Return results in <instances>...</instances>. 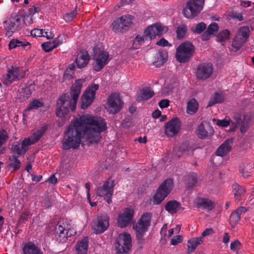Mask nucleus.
<instances>
[{
    "instance_id": "1",
    "label": "nucleus",
    "mask_w": 254,
    "mask_h": 254,
    "mask_svg": "<svg viewBox=\"0 0 254 254\" xmlns=\"http://www.w3.org/2000/svg\"><path fill=\"white\" fill-rule=\"evenodd\" d=\"M106 128V123L102 118L83 115L72 120L67 127L63 140V148H77L81 138L86 139L89 143H96L101 138V133Z\"/></svg>"
},
{
    "instance_id": "58",
    "label": "nucleus",
    "mask_w": 254,
    "mask_h": 254,
    "mask_svg": "<svg viewBox=\"0 0 254 254\" xmlns=\"http://www.w3.org/2000/svg\"><path fill=\"white\" fill-rule=\"evenodd\" d=\"M54 36V34L50 30L44 31L42 37H46L48 39H52Z\"/></svg>"
},
{
    "instance_id": "6",
    "label": "nucleus",
    "mask_w": 254,
    "mask_h": 254,
    "mask_svg": "<svg viewBox=\"0 0 254 254\" xmlns=\"http://www.w3.org/2000/svg\"><path fill=\"white\" fill-rule=\"evenodd\" d=\"M25 74V70L22 67L11 66L2 76L1 81L4 84L9 85L13 82L22 78Z\"/></svg>"
},
{
    "instance_id": "5",
    "label": "nucleus",
    "mask_w": 254,
    "mask_h": 254,
    "mask_svg": "<svg viewBox=\"0 0 254 254\" xmlns=\"http://www.w3.org/2000/svg\"><path fill=\"white\" fill-rule=\"evenodd\" d=\"M134 18L130 15H124L116 18L112 23V30L116 33H124L132 24Z\"/></svg>"
},
{
    "instance_id": "49",
    "label": "nucleus",
    "mask_w": 254,
    "mask_h": 254,
    "mask_svg": "<svg viewBox=\"0 0 254 254\" xmlns=\"http://www.w3.org/2000/svg\"><path fill=\"white\" fill-rule=\"evenodd\" d=\"M180 149L182 152H186L187 154H190L192 152V149L188 142L182 143L180 147Z\"/></svg>"
},
{
    "instance_id": "27",
    "label": "nucleus",
    "mask_w": 254,
    "mask_h": 254,
    "mask_svg": "<svg viewBox=\"0 0 254 254\" xmlns=\"http://www.w3.org/2000/svg\"><path fill=\"white\" fill-rule=\"evenodd\" d=\"M165 209L169 213L173 214L180 210H184V208L182 207L181 204L179 202L175 200H172L166 203Z\"/></svg>"
},
{
    "instance_id": "3",
    "label": "nucleus",
    "mask_w": 254,
    "mask_h": 254,
    "mask_svg": "<svg viewBox=\"0 0 254 254\" xmlns=\"http://www.w3.org/2000/svg\"><path fill=\"white\" fill-rule=\"evenodd\" d=\"M194 46L190 42L182 43L176 50V58L179 63H184L193 56L194 53Z\"/></svg>"
},
{
    "instance_id": "24",
    "label": "nucleus",
    "mask_w": 254,
    "mask_h": 254,
    "mask_svg": "<svg viewBox=\"0 0 254 254\" xmlns=\"http://www.w3.org/2000/svg\"><path fill=\"white\" fill-rule=\"evenodd\" d=\"M90 60V56L86 51H82L77 53L74 61L78 68H82L85 67Z\"/></svg>"
},
{
    "instance_id": "36",
    "label": "nucleus",
    "mask_w": 254,
    "mask_h": 254,
    "mask_svg": "<svg viewBox=\"0 0 254 254\" xmlns=\"http://www.w3.org/2000/svg\"><path fill=\"white\" fill-rule=\"evenodd\" d=\"M186 185L188 188H191L197 186L198 182L196 174L194 173L188 175L185 179Z\"/></svg>"
},
{
    "instance_id": "21",
    "label": "nucleus",
    "mask_w": 254,
    "mask_h": 254,
    "mask_svg": "<svg viewBox=\"0 0 254 254\" xmlns=\"http://www.w3.org/2000/svg\"><path fill=\"white\" fill-rule=\"evenodd\" d=\"M181 123L178 118H174L168 122L165 126V133L169 137H173L180 130Z\"/></svg>"
},
{
    "instance_id": "52",
    "label": "nucleus",
    "mask_w": 254,
    "mask_h": 254,
    "mask_svg": "<svg viewBox=\"0 0 254 254\" xmlns=\"http://www.w3.org/2000/svg\"><path fill=\"white\" fill-rule=\"evenodd\" d=\"M218 25L216 23L214 22L208 26L206 31L212 35L218 30Z\"/></svg>"
},
{
    "instance_id": "29",
    "label": "nucleus",
    "mask_w": 254,
    "mask_h": 254,
    "mask_svg": "<svg viewBox=\"0 0 254 254\" xmlns=\"http://www.w3.org/2000/svg\"><path fill=\"white\" fill-rule=\"evenodd\" d=\"M23 254H42L40 249L32 242H28L24 245L22 249Z\"/></svg>"
},
{
    "instance_id": "53",
    "label": "nucleus",
    "mask_w": 254,
    "mask_h": 254,
    "mask_svg": "<svg viewBox=\"0 0 254 254\" xmlns=\"http://www.w3.org/2000/svg\"><path fill=\"white\" fill-rule=\"evenodd\" d=\"M76 14L77 12L75 10L72 11L70 13L65 14L64 16V18L66 22H69L74 19Z\"/></svg>"
},
{
    "instance_id": "10",
    "label": "nucleus",
    "mask_w": 254,
    "mask_h": 254,
    "mask_svg": "<svg viewBox=\"0 0 254 254\" xmlns=\"http://www.w3.org/2000/svg\"><path fill=\"white\" fill-rule=\"evenodd\" d=\"M117 254H127L131 247V238L128 233L120 234L115 244Z\"/></svg>"
},
{
    "instance_id": "64",
    "label": "nucleus",
    "mask_w": 254,
    "mask_h": 254,
    "mask_svg": "<svg viewBox=\"0 0 254 254\" xmlns=\"http://www.w3.org/2000/svg\"><path fill=\"white\" fill-rule=\"evenodd\" d=\"M213 232L212 229H206L202 233V238L210 235Z\"/></svg>"
},
{
    "instance_id": "44",
    "label": "nucleus",
    "mask_w": 254,
    "mask_h": 254,
    "mask_svg": "<svg viewBox=\"0 0 254 254\" xmlns=\"http://www.w3.org/2000/svg\"><path fill=\"white\" fill-rule=\"evenodd\" d=\"M8 165L10 167L12 168L13 170H16L20 168L21 163L16 157L12 156L9 158Z\"/></svg>"
},
{
    "instance_id": "45",
    "label": "nucleus",
    "mask_w": 254,
    "mask_h": 254,
    "mask_svg": "<svg viewBox=\"0 0 254 254\" xmlns=\"http://www.w3.org/2000/svg\"><path fill=\"white\" fill-rule=\"evenodd\" d=\"M230 32L226 29L220 31L217 35V39L219 42H223L229 39Z\"/></svg>"
},
{
    "instance_id": "8",
    "label": "nucleus",
    "mask_w": 254,
    "mask_h": 254,
    "mask_svg": "<svg viewBox=\"0 0 254 254\" xmlns=\"http://www.w3.org/2000/svg\"><path fill=\"white\" fill-rule=\"evenodd\" d=\"M70 225L66 220H61L58 222L55 227L54 236L57 241L60 243H64L66 241L68 237L71 235L69 234Z\"/></svg>"
},
{
    "instance_id": "20",
    "label": "nucleus",
    "mask_w": 254,
    "mask_h": 254,
    "mask_svg": "<svg viewBox=\"0 0 254 254\" xmlns=\"http://www.w3.org/2000/svg\"><path fill=\"white\" fill-rule=\"evenodd\" d=\"M109 217L107 215L99 216L92 225L94 233L100 234L105 231L109 226Z\"/></svg>"
},
{
    "instance_id": "38",
    "label": "nucleus",
    "mask_w": 254,
    "mask_h": 254,
    "mask_svg": "<svg viewBox=\"0 0 254 254\" xmlns=\"http://www.w3.org/2000/svg\"><path fill=\"white\" fill-rule=\"evenodd\" d=\"M233 192L236 199L239 200L245 194V190L242 187L235 184L233 186Z\"/></svg>"
},
{
    "instance_id": "12",
    "label": "nucleus",
    "mask_w": 254,
    "mask_h": 254,
    "mask_svg": "<svg viewBox=\"0 0 254 254\" xmlns=\"http://www.w3.org/2000/svg\"><path fill=\"white\" fill-rule=\"evenodd\" d=\"M93 50L95 60L94 68L96 71H99L110 61L109 55L101 47H95Z\"/></svg>"
},
{
    "instance_id": "25",
    "label": "nucleus",
    "mask_w": 254,
    "mask_h": 254,
    "mask_svg": "<svg viewBox=\"0 0 254 254\" xmlns=\"http://www.w3.org/2000/svg\"><path fill=\"white\" fill-rule=\"evenodd\" d=\"M195 206L207 211L212 210L215 206V203L208 198L197 197L194 200Z\"/></svg>"
},
{
    "instance_id": "59",
    "label": "nucleus",
    "mask_w": 254,
    "mask_h": 254,
    "mask_svg": "<svg viewBox=\"0 0 254 254\" xmlns=\"http://www.w3.org/2000/svg\"><path fill=\"white\" fill-rule=\"evenodd\" d=\"M161 108H166L169 105V101L167 99H163L160 101L159 103Z\"/></svg>"
},
{
    "instance_id": "39",
    "label": "nucleus",
    "mask_w": 254,
    "mask_h": 254,
    "mask_svg": "<svg viewBox=\"0 0 254 254\" xmlns=\"http://www.w3.org/2000/svg\"><path fill=\"white\" fill-rule=\"evenodd\" d=\"M198 108V103L194 99H191L188 103L187 106V113L189 114H192L195 113Z\"/></svg>"
},
{
    "instance_id": "54",
    "label": "nucleus",
    "mask_w": 254,
    "mask_h": 254,
    "mask_svg": "<svg viewBox=\"0 0 254 254\" xmlns=\"http://www.w3.org/2000/svg\"><path fill=\"white\" fill-rule=\"evenodd\" d=\"M240 243L238 240H235L232 242L230 244V249L231 250L234 251L235 252H238L240 247Z\"/></svg>"
},
{
    "instance_id": "15",
    "label": "nucleus",
    "mask_w": 254,
    "mask_h": 254,
    "mask_svg": "<svg viewBox=\"0 0 254 254\" xmlns=\"http://www.w3.org/2000/svg\"><path fill=\"white\" fill-rule=\"evenodd\" d=\"M250 29L248 26L241 27L238 30L234 40L232 42V46L236 50L240 49L246 43L249 37Z\"/></svg>"
},
{
    "instance_id": "18",
    "label": "nucleus",
    "mask_w": 254,
    "mask_h": 254,
    "mask_svg": "<svg viewBox=\"0 0 254 254\" xmlns=\"http://www.w3.org/2000/svg\"><path fill=\"white\" fill-rule=\"evenodd\" d=\"M99 85L92 84L85 91L81 98V108L86 109L92 103L96 91L98 89Z\"/></svg>"
},
{
    "instance_id": "35",
    "label": "nucleus",
    "mask_w": 254,
    "mask_h": 254,
    "mask_svg": "<svg viewBox=\"0 0 254 254\" xmlns=\"http://www.w3.org/2000/svg\"><path fill=\"white\" fill-rule=\"evenodd\" d=\"M154 92L149 88H143L140 92L137 99L138 100H146L152 97Z\"/></svg>"
},
{
    "instance_id": "13",
    "label": "nucleus",
    "mask_w": 254,
    "mask_h": 254,
    "mask_svg": "<svg viewBox=\"0 0 254 254\" xmlns=\"http://www.w3.org/2000/svg\"><path fill=\"white\" fill-rule=\"evenodd\" d=\"M167 31V27L160 23H155L149 26L144 31L145 40L154 39L157 36H160L165 34Z\"/></svg>"
},
{
    "instance_id": "19",
    "label": "nucleus",
    "mask_w": 254,
    "mask_h": 254,
    "mask_svg": "<svg viewBox=\"0 0 254 254\" xmlns=\"http://www.w3.org/2000/svg\"><path fill=\"white\" fill-rule=\"evenodd\" d=\"M134 215V210L131 208H126L120 212L118 216L117 224L121 228L127 226L131 222Z\"/></svg>"
},
{
    "instance_id": "30",
    "label": "nucleus",
    "mask_w": 254,
    "mask_h": 254,
    "mask_svg": "<svg viewBox=\"0 0 254 254\" xmlns=\"http://www.w3.org/2000/svg\"><path fill=\"white\" fill-rule=\"evenodd\" d=\"M84 82V80L82 79H77L75 80V83L71 88L70 95L71 98H74L77 100H78L81 92V89Z\"/></svg>"
},
{
    "instance_id": "31",
    "label": "nucleus",
    "mask_w": 254,
    "mask_h": 254,
    "mask_svg": "<svg viewBox=\"0 0 254 254\" xmlns=\"http://www.w3.org/2000/svg\"><path fill=\"white\" fill-rule=\"evenodd\" d=\"M88 248V239L87 237L83 238L78 241L75 246V250L77 254H86Z\"/></svg>"
},
{
    "instance_id": "55",
    "label": "nucleus",
    "mask_w": 254,
    "mask_h": 254,
    "mask_svg": "<svg viewBox=\"0 0 254 254\" xmlns=\"http://www.w3.org/2000/svg\"><path fill=\"white\" fill-rule=\"evenodd\" d=\"M44 31L43 29L36 28L31 31V34L34 37H42Z\"/></svg>"
},
{
    "instance_id": "23",
    "label": "nucleus",
    "mask_w": 254,
    "mask_h": 254,
    "mask_svg": "<svg viewBox=\"0 0 254 254\" xmlns=\"http://www.w3.org/2000/svg\"><path fill=\"white\" fill-rule=\"evenodd\" d=\"M29 146V144L24 139L22 141L19 140L13 144L11 149L14 154L20 155L24 154L26 152Z\"/></svg>"
},
{
    "instance_id": "16",
    "label": "nucleus",
    "mask_w": 254,
    "mask_h": 254,
    "mask_svg": "<svg viewBox=\"0 0 254 254\" xmlns=\"http://www.w3.org/2000/svg\"><path fill=\"white\" fill-rule=\"evenodd\" d=\"M213 66L210 63L199 64L196 68L195 75L197 79L204 80L209 78L213 74Z\"/></svg>"
},
{
    "instance_id": "28",
    "label": "nucleus",
    "mask_w": 254,
    "mask_h": 254,
    "mask_svg": "<svg viewBox=\"0 0 254 254\" xmlns=\"http://www.w3.org/2000/svg\"><path fill=\"white\" fill-rule=\"evenodd\" d=\"M233 143L232 139L225 140L217 149L216 154L217 156H223L226 155L231 149Z\"/></svg>"
},
{
    "instance_id": "56",
    "label": "nucleus",
    "mask_w": 254,
    "mask_h": 254,
    "mask_svg": "<svg viewBox=\"0 0 254 254\" xmlns=\"http://www.w3.org/2000/svg\"><path fill=\"white\" fill-rule=\"evenodd\" d=\"M183 241V237L180 235H177L174 236L171 241V245H176L178 243H181Z\"/></svg>"
},
{
    "instance_id": "50",
    "label": "nucleus",
    "mask_w": 254,
    "mask_h": 254,
    "mask_svg": "<svg viewBox=\"0 0 254 254\" xmlns=\"http://www.w3.org/2000/svg\"><path fill=\"white\" fill-rule=\"evenodd\" d=\"M8 138L7 131L3 129L0 130V147L6 141Z\"/></svg>"
},
{
    "instance_id": "33",
    "label": "nucleus",
    "mask_w": 254,
    "mask_h": 254,
    "mask_svg": "<svg viewBox=\"0 0 254 254\" xmlns=\"http://www.w3.org/2000/svg\"><path fill=\"white\" fill-rule=\"evenodd\" d=\"M203 242V238H193L188 241V247L190 252H192L196 247Z\"/></svg>"
},
{
    "instance_id": "4",
    "label": "nucleus",
    "mask_w": 254,
    "mask_h": 254,
    "mask_svg": "<svg viewBox=\"0 0 254 254\" xmlns=\"http://www.w3.org/2000/svg\"><path fill=\"white\" fill-rule=\"evenodd\" d=\"M174 184L173 180L167 179L165 180L159 187L156 192L152 198L153 204H159L171 192Z\"/></svg>"
},
{
    "instance_id": "26",
    "label": "nucleus",
    "mask_w": 254,
    "mask_h": 254,
    "mask_svg": "<svg viewBox=\"0 0 254 254\" xmlns=\"http://www.w3.org/2000/svg\"><path fill=\"white\" fill-rule=\"evenodd\" d=\"M47 128L46 126H42L34 130L30 136L25 138L29 145L37 142L45 133Z\"/></svg>"
},
{
    "instance_id": "51",
    "label": "nucleus",
    "mask_w": 254,
    "mask_h": 254,
    "mask_svg": "<svg viewBox=\"0 0 254 254\" xmlns=\"http://www.w3.org/2000/svg\"><path fill=\"white\" fill-rule=\"evenodd\" d=\"M213 122L218 126L222 127H226L229 125L230 120L227 118L224 120H216L214 119Z\"/></svg>"
},
{
    "instance_id": "37",
    "label": "nucleus",
    "mask_w": 254,
    "mask_h": 254,
    "mask_svg": "<svg viewBox=\"0 0 254 254\" xmlns=\"http://www.w3.org/2000/svg\"><path fill=\"white\" fill-rule=\"evenodd\" d=\"M224 99V97L222 94L215 92L210 98L207 106L210 107L215 104L220 103L222 102Z\"/></svg>"
},
{
    "instance_id": "43",
    "label": "nucleus",
    "mask_w": 254,
    "mask_h": 254,
    "mask_svg": "<svg viewBox=\"0 0 254 254\" xmlns=\"http://www.w3.org/2000/svg\"><path fill=\"white\" fill-rule=\"evenodd\" d=\"M254 165L252 163H248L245 165L244 168L240 170L242 175L245 178H247L250 176L252 172L253 169L254 168Z\"/></svg>"
},
{
    "instance_id": "40",
    "label": "nucleus",
    "mask_w": 254,
    "mask_h": 254,
    "mask_svg": "<svg viewBox=\"0 0 254 254\" xmlns=\"http://www.w3.org/2000/svg\"><path fill=\"white\" fill-rule=\"evenodd\" d=\"M157 60L154 61L153 63L156 66L162 65L167 59V54L166 52H159L156 55Z\"/></svg>"
},
{
    "instance_id": "60",
    "label": "nucleus",
    "mask_w": 254,
    "mask_h": 254,
    "mask_svg": "<svg viewBox=\"0 0 254 254\" xmlns=\"http://www.w3.org/2000/svg\"><path fill=\"white\" fill-rule=\"evenodd\" d=\"M181 228L179 226H177L175 228H172L168 231V237H171L174 234V231L176 233H178L180 231Z\"/></svg>"
},
{
    "instance_id": "41",
    "label": "nucleus",
    "mask_w": 254,
    "mask_h": 254,
    "mask_svg": "<svg viewBox=\"0 0 254 254\" xmlns=\"http://www.w3.org/2000/svg\"><path fill=\"white\" fill-rule=\"evenodd\" d=\"M29 45V43L25 41H20L17 39H12L9 43V48L12 49L16 47H23Z\"/></svg>"
},
{
    "instance_id": "34",
    "label": "nucleus",
    "mask_w": 254,
    "mask_h": 254,
    "mask_svg": "<svg viewBox=\"0 0 254 254\" xmlns=\"http://www.w3.org/2000/svg\"><path fill=\"white\" fill-rule=\"evenodd\" d=\"M62 42L59 40L55 39L52 41L45 42L42 44V47L43 50L47 52H50L59 45L62 44Z\"/></svg>"
},
{
    "instance_id": "46",
    "label": "nucleus",
    "mask_w": 254,
    "mask_h": 254,
    "mask_svg": "<svg viewBox=\"0 0 254 254\" xmlns=\"http://www.w3.org/2000/svg\"><path fill=\"white\" fill-rule=\"evenodd\" d=\"M145 39L144 34L143 35H137L133 41L132 46L134 49H138L139 47V45L143 43L144 40Z\"/></svg>"
},
{
    "instance_id": "62",
    "label": "nucleus",
    "mask_w": 254,
    "mask_h": 254,
    "mask_svg": "<svg viewBox=\"0 0 254 254\" xmlns=\"http://www.w3.org/2000/svg\"><path fill=\"white\" fill-rule=\"evenodd\" d=\"M252 2L249 0H241L240 5L244 7H248L251 6Z\"/></svg>"
},
{
    "instance_id": "48",
    "label": "nucleus",
    "mask_w": 254,
    "mask_h": 254,
    "mask_svg": "<svg viewBox=\"0 0 254 254\" xmlns=\"http://www.w3.org/2000/svg\"><path fill=\"white\" fill-rule=\"evenodd\" d=\"M206 28V25L204 23L201 22L199 23L195 27L191 28V31L195 33L199 34L201 33Z\"/></svg>"
},
{
    "instance_id": "57",
    "label": "nucleus",
    "mask_w": 254,
    "mask_h": 254,
    "mask_svg": "<svg viewBox=\"0 0 254 254\" xmlns=\"http://www.w3.org/2000/svg\"><path fill=\"white\" fill-rule=\"evenodd\" d=\"M156 44L158 46H162V47H165V46H171V45L169 43V42L165 39L164 38H161L159 41L156 42Z\"/></svg>"
},
{
    "instance_id": "11",
    "label": "nucleus",
    "mask_w": 254,
    "mask_h": 254,
    "mask_svg": "<svg viewBox=\"0 0 254 254\" xmlns=\"http://www.w3.org/2000/svg\"><path fill=\"white\" fill-rule=\"evenodd\" d=\"M151 215L149 213H144L138 222L133 225V229L136 232V237L141 239L148 230L150 225Z\"/></svg>"
},
{
    "instance_id": "7",
    "label": "nucleus",
    "mask_w": 254,
    "mask_h": 254,
    "mask_svg": "<svg viewBox=\"0 0 254 254\" xmlns=\"http://www.w3.org/2000/svg\"><path fill=\"white\" fill-rule=\"evenodd\" d=\"M204 0H188L183 10L184 15L188 18H193L202 10Z\"/></svg>"
},
{
    "instance_id": "17",
    "label": "nucleus",
    "mask_w": 254,
    "mask_h": 254,
    "mask_svg": "<svg viewBox=\"0 0 254 254\" xmlns=\"http://www.w3.org/2000/svg\"><path fill=\"white\" fill-rule=\"evenodd\" d=\"M123 103L119 94H112L108 98L106 109L110 114H115L120 111L122 107Z\"/></svg>"
},
{
    "instance_id": "2",
    "label": "nucleus",
    "mask_w": 254,
    "mask_h": 254,
    "mask_svg": "<svg viewBox=\"0 0 254 254\" xmlns=\"http://www.w3.org/2000/svg\"><path fill=\"white\" fill-rule=\"evenodd\" d=\"M77 100L74 98H70L67 94L60 96L57 102L56 115L59 118L64 117L67 115L70 110L74 111L76 109Z\"/></svg>"
},
{
    "instance_id": "9",
    "label": "nucleus",
    "mask_w": 254,
    "mask_h": 254,
    "mask_svg": "<svg viewBox=\"0 0 254 254\" xmlns=\"http://www.w3.org/2000/svg\"><path fill=\"white\" fill-rule=\"evenodd\" d=\"M4 27L7 30L6 35L11 36V34L20 30L24 25V20L18 14H12L4 22Z\"/></svg>"
},
{
    "instance_id": "22",
    "label": "nucleus",
    "mask_w": 254,
    "mask_h": 254,
    "mask_svg": "<svg viewBox=\"0 0 254 254\" xmlns=\"http://www.w3.org/2000/svg\"><path fill=\"white\" fill-rule=\"evenodd\" d=\"M214 132L212 127L206 122L201 123L196 129L197 136L202 139L210 137L214 134Z\"/></svg>"
},
{
    "instance_id": "63",
    "label": "nucleus",
    "mask_w": 254,
    "mask_h": 254,
    "mask_svg": "<svg viewBox=\"0 0 254 254\" xmlns=\"http://www.w3.org/2000/svg\"><path fill=\"white\" fill-rule=\"evenodd\" d=\"M211 37V35L207 32V31H205L201 36L202 39L204 41L208 40Z\"/></svg>"
},
{
    "instance_id": "32",
    "label": "nucleus",
    "mask_w": 254,
    "mask_h": 254,
    "mask_svg": "<svg viewBox=\"0 0 254 254\" xmlns=\"http://www.w3.org/2000/svg\"><path fill=\"white\" fill-rule=\"evenodd\" d=\"M246 211L247 209L244 207H239L238 209L235 210L231 214L229 218L230 224L234 227L240 221L241 214Z\"/></svg>"
},
{
    "instance_id": "14",
    "label": "nucleus",
    "mask_w": 254,
    "mask_h": 254,
    "mask_svg": "<svg viewBox=\"0 0 254 254\" xmlns=\"http://www.w3.org/2000/svg\"><path fill=\"white\" fill-rule=\"evenodd\" d=\"M114 180L109 179L97 186L95 189V193L97 196L100 197L112 196L114 192Z\"/></svg>"
},
{
    "instance_id": "47",
    "label": "nucleus",
    "mask_w": 254,
    "mask_h": 254,
    "mask_svg": "<svg viewBox=\"0 0 254 254\" xmlns=\"http://www.w3.org/2000/svg\"><path fill=\"white\" fill-rule=\"evenodd\" d=\"M187 28L185 25H181L179 26L177 30V37L178 39L183 38L187 32Z\"/></svg>"
},
{
    "instance_id": "61",
    "label": "nucleus",
    "mask_w": 254,
    "mask_h": 254,
    "mask_svg": "<svg viewBox=\"0 0 254 254\" xmlns=\"http://www.w3.org/2000/svg\"><path fill=\"white\" fill-rule=\"evenodd\" d=\"M169 89H170L169 86L168 87H164L162 90V94H163L165 96L171 94V93L173 92L174 89L171 88L170 90H169Z\"/></svg>"
},
{
    "instance_id": "42",
    "label": "nucleus",
    "mask_w": 254,
    "mask_h": 254,
    "mask_svg": "<svg viewBox=\"0 0 254 254\" xmlns=\"http://www.w3.org/2000/svg\"><path fill=\"white\" fill-rule=\"evenodd\" d=\"M43 106V103L40 100L35 99L31 102L29 106L24 110L23 116H25L26 112L31 110L37 109Z\"/></svg>"
}]
</instances>
